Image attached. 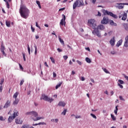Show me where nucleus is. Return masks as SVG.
Returning a JSON list of instances; mask_svg holds the SVG:
<instances>
[{"mask_svg":"<svg viewBox=\"0 0 128 128\" xmlns=\"http://www.w3.org/2000/svg\"><path fill=\"white\" fill-rule=\"evenodd\" d=\"M20 14L24 18H28L30 16V10L25 6L22 5L20 7Z\"/></svg>","mask_w":128,"mask_h":128,"instance_id":"obj_1","label":"nucleus"},{"mask_svg":"<svg viewBox=\"0 0 128 128\" xmlns=\"http://www.w3.org/2000/svg\"><path fill=\"white\" fill-rule=\"evenodd\" d=\"M26 116H31L32 118L34 116V118H32L33 120H34V122H36V120H44V117H37L38 116V112L35 111H32L30 112H27L26 113Z\"/></svg>","mask_w":128,"mask_h":128,"instance_id":"obj_2","label":"nucleus"},{"mask_svg":"<svg viewBox=\"0 0 128 128\" xmlns=\"http://www.w3.org/2000/svg\"><path fill=\"white\" fill-rule=\"evenodd\" d=\"M84 5V3L82 0H76L73 4V9L75 10L76 7L80 8Z\"/></svg>","mask_w":128,"mask_h":128,"instance_id":"obj_3","label":"nucleus"},{"mask_svg":"<svg viewBox=\"0 0 128 128\" xmlns=\"http://www.w3.org/2000/svg\"><path fill=\"white\" fill-rule=\"evenodd\" d=\"M41 100H45L46 102H50V104H52V102H54V100L52 98H50L48 96L42 94L40 97V98Z\"/></svg>","mask_w":128,"mask_h":128,"instance_id":"obj_4","label":"nucleus"},{"mask_svg":"<svg viewBox=\"0 0 128 128\" xmlns=\"http://www.w3.org/2000/svg\"><path fill=\"white\" fill-rule=\"evenodd\" d=\"M102 12L104 14V16H112V18H118V16L116 14H114V13L112 12H110L107 10H102Z\"/></svg>","mask_w":128,"mask_h":128,"instance_id":"obj_5","label":"nucleus"},{"mask_svg":"<svg viewBox=\"0 0 128 128\" xmlns=\"http://www.w3.org/2000/svg\"><path fill=\"white\" fill-rule=\"evenodd\" d=\"M95 20L94 19H91L88 20V26H90L92 28H96V24Z\"/></svg>","mask_w":128,"mask_h":128,"instance_id":"obj_6","label":"nucleus"},{"mask_svg":"<svg viewBox=\"0 0 128 128\" xmlns=\"http://www.w3.org/2000/svg\"><path fill=\"white\" fill-rule=\"evenodd\" d=\"M94 29V30H93L92 32L93 34H96L97 36H98V38H100V32L98 29L96 27H95V28Z\"/></svg>","mask_w":128,"mask_h":128,"instance_id":"obj_7","label":"nucleus"},{"mask_svg":"<svg viewBox=\"0 0 128 128\" xmlns=\"http://www.w3.org/2000/svg\"><path fill=\"white\" fill-rule=\"evenodd\" d=\"M108 17L105 16L101 20V24H108Z\"/></svg>","mask_w":128,"mask_h":128,"instance_id":"obj_8","label":"nucleus"},{"mask_svg":"<svg viewBox=\"0 0 128 128\" xmlns=\"http://www.w3.org/2000/svg\"><path fill=\"white\" fill-rule=\"evenodd\" d=\"M116 6L117 8H118L119 10H122L124 8V6H128V3H120V4H116ZM120 4H122L123 6H122Z\"/></svg>","mask_w":128,"mask_h":128,"instance_id":"obj_9","label":"nucleus"},{"mask_svg":"<svg viewBox=\"0 0 128 128\" xmlns=\"http://www.w3.org/2000/svg\"><path fill=\"white\" fill-rule=\"evenodd\" d=\"M0 52H2V54L4 56H6V52L4 50H6V48H4V44H2L1 47H0Z\"/></svg>","mask_w":128,"mask_h":128,"instance_id":"obj_10","label":"nucleus"},{"mask_svg":"<svg viewBox=\"0 0 128 128\" xmlns=\"http://www.w3.org/2000/svg\"><path fill=\"white\" fill-rule=\"evenodd\" d=\"M62 16L63 18L60 20V24L61 26H66V16L64 14H62Z\"/></svg>","mask_w":128,"mask_h":128,"instance_id":"obj_11","label":"nucleus"},{"mask_svg":"<svg viewBox=\"0 0 128 128\" xmlns=\"http://www.w3.org/2000/svg\"><path fill=\"white\" fill-rule=\"evenodd\" d=\"M110 44L112 46H114V44H116V39L115 37L114 36L110 41Z\"/></svg>","mask_w":128,"mask_h":128,"instance_id":"obj_12","label":"nucleus"},{"mask_svg":"<svg viewBox=\"0 0 128 128\" xmlns=\"http://www.w3.org/2000/svg\"><path fill=\"white\" fill-rule=\"evenodd\" d=\"M10 106V100H7L4 106V108H8V106Z\"/></svg>","mask_w":128,"mask_h":128,"instance_id":"obj_13","label":"nucleus"},{"mask_svg":"<svg viewBox=\"0 0 128 128\" xmlns=\"http://www.w3.org/2000/svg\"><path fill=\"white\" fill-rule=\"evenodd\" d=\"M66 102L62 101H60L58 104V106H62L63 108L66 106Z\"/></svg>","mask_w":128,"mask_h":128,"instance_id":"obj_14","label":"nucleus"},{"mask_svg":"<svg viewBox=\"0 0 128 128\" xmlns=\"http://www.w3.org/2000/svg\"><path fill=\"white\" fill-rule=\"evenodd\" d=\"M16 123L19 124H22V120L20 118H17L16 120Z\"/></svg>","mask_w":128,"mask_h":128,"instance_id":"obj_15","label":"nucleus"},{"mask_svg":"<svg viewBox=\"0 0 128 128\" xmlns=\"http://www.w3.org/2000/svg\"><path fill=\"white\" fill-rule=\"evenodd\" d=\"M96 28H97L98 30H104V25L100 24Z\"/></svg>","mask_w":128,"mask_h":128,"instance_id":"obj_16","label":"nucleus"},{"mask_svg":"<svg viewBox=\"0 0 128 128\" xmlns=\"http://www.w3.org/2000/svg\"><path fill=\"white\" fill-rule=\"evenodd\" d=\"M122 40H120L116 44V46H117V48H118L119 46H122Z\"/></svg>","mask_w":128,"mask_h":128,"instance_id":"obj_17","label":"nucleus"},{"mask_svg":"<svg viewBox=\"0 0 128 128\" xmlns=\"http://www.w3.org/2000/svg\"><path fill=\"white\" fill-rule=\"evenodd\" d=\"M127 18H128V14L126 13V12L124 15H123L122 20H126Z\"/></svg>","mask_w":128,"mask_h":128,"instance_id":"obj_18","label":"nucleus"},{"mask_svg":"<svg viewBox=\"0 0 128 128\" xmlns=\"http://www.w3.org/2000/svg\"><path fill=\"white\" fill-rule=\"evenodd\" d=\"M110 24L111 26H117L116 23H114L112 20H110Z\"/></svg>","mask_w":128,"mask_h":128,"instance_id":"obj_19","label":"nucleus"},{"mask_svg":"<svg viewBox=\"0 0 128 128\" xmlns=\"http://www.w3.org/2000/svg\"><path fill=\"white\" fill-rule=\"evenodd\" d=\"M18 111H16V110H15L14 111L13 116H12L14 117V118H16V116H18Z\"/></svg>","mask_w":128,"mask_h":128,"instance_id":"obj_20","label":"nucleus"},{"mask_svg":"<svg viewBox=\"0 0 128 128\" xmlns=\"http://www.w3.org/2000/svg\"><path fill=\"white\" fill-rule=\"evenodd\" d=\"M125 14H126V12H121L119 14V18H122V16L124 15Z\"/></svg>","mask_w":128,"mask_h":128,"instance_id":"obj_21","label":"nucleus"},{"mask_svg":"<svg viewBox=\"0 0 128 128\" xmlns=\"http://www.w3.org/2000/svg\"><path fill=\"white\" fill-rule=\"evenodd\" d=\"M18 104V99H15L14 100L12 104L14 106H16V104Z\"/></svg>","mask_w":128,"mask_h":128,"instance_id":"obj_22","label":"nucleus"},{"mask_svg":"<svg viewBox=\"0 0 128 128\" xmlns=\"http://www.w3.org/2000/svg\"><path fill=\"white\" fill-rule=\"evenodd\" d=\"M14 118L12 116H10L8 118V122H12V120H14Z\"/></svg>","mask_w":128,"mask_h":128,"instance_id":"obj_23","label":"nucleus"},{"mask_svg":"<svg viewBox=\"0 0 128 128\" xmlns=\"http://www.w3.org/2000/svg\"><path fill=\"white\" fill-rule=\"evenodd\" d=\"M123 26H124V28L125 30H127L128 32V24H124Z\"/></svg>","mask_w":128,"mask_h":128,"instance_id":"obj_24","label":"nucleus"},{"mask_svg":"<svg viewBox=\"0 0 128 128\" xmlns=\"http://www.w3.org/2000/svg\"><path fill=\"white\" fill-rule=\"evenodd\" d=\"M58 40L62 44H64V40L62 39V38H60V36H58Z\"/></svg>","mask_w":128,"mask_h":128,"instance_id":"obj_25","label":"nucleus"},{"mask_svg":"<svg viewBox=\"0 0 128 128\" xmlns=\"http://www.w3.org/2000/svg\"><path fill=\"white\" fill-rule=\"evenodd\" d=\"M18 96V92H16L13 96L14 98L17 99Z\"/></svg>","mask_w":128,"mask_h":128,"instance_id":"obj_26","label":"nucleus"},{"mask_svg":"<svg viewBox=\"0 0 128 128\" xmlns=\"http://www.w3.org/2000/svg\"><path fill=\"white\" fill-rule=\"evenodd\" d=\"M67 112H68V110L64 108L63 112H62L61 114H62L63 116H66V114Z\"/></svg>","mask_w":128,"mask_h":128,"instance_id":"obj_27","label":"nucleus"},{"mask_svg":"<svg viewBox=\"0 0 128 128\" xmlns=\"http://www.w3.org/2000/svg\"><path fill=\"white\" fill-rule=\"evenodd\" d=\"M36 4H38L39 8H42V6H40V1L36 0Z\"/></svg>","mask_w":128,"mask_h":128,"instance_id":"obj_28","label":"nucleus"},{"mask_svg":"<svg viewBox=\"0 0 128 128\" xmlns=\"http://www.w3.org/2000/svg\"><path fill=\"white\" fill-rule=\"evenodd\" d=\"M6 26L8 28H10V21H6Z\"/></svg>","mask_w":128,"mask_h":128,"instance_id":"obj_29","label":"nucleus"},{"mask_svg":"<svg viewBox=\"0 0 128 128\" xmlns=\"http://www.w3.org/2000/svg\"><path fill=\"white\" fill-rule=\"evenodd\" d=\"M62 82H60L58 84H57L56 86V89L58 90V88H60V86H62Z\"/></svg>","mask_w":128,"mask_h":128,"instance_id":"obj_30","label":"nucleus"},{"mask_svg":"<svg viewBox=\"0 0 128 128\" xmlns=\"http://www.w3.org/2000/svg\"><path fill=\"white\" fill-rule=\"evenodd\" d=\"M102 70H104V72H106V74H110V72L108 70H106V68H102Z\"/></svg>","mask_w":128,"mask_h":128,"instance_id":"obj_31","label":"nucleus"},{"mask_svg":"<svg viewBox=\"0 0 128 128\" xmlns=\"http://www.w3.org/2000/svg\"><path fill=\"white\" fill-rule=\"evenodd\" d=\"M86 62H88V64H90V62H92V60L88 58H86Z\"/></svg>","mask_w":128,"mask_h":128,"instance_id":"obj_32","label":"nucleus"},{"mask_svg":"<svg viewBox=\"0 0 128 128\" xmlns=\"http://www.w3.org/2000/svg\"><path fill=\"white\" fill-rule=\"evenodd\" d=\"M118 84H124V82L122 80H118Z\"/></svg>","mask_w":128,"mask_h":128,"instance_id":"obj_33","label":"nucleus"},{"mask_svg":"<svg viewBox=\"0 0 128 128\" xmlns=\"http://www.w3.org/2000/svg\"><path fill=\"white\" fill-rule=\"evenodd\" d=\"M40 124H46V122H40L38 124H34V126H40Z\"/></svg>","mask_w":128,"mask_h":128,"instance_id":"obj_34","label":"nucleus"},{"mask_svg":"<svg viewBox=\"0 0 128 128\" xmlns=\"http://www.w3.org/2000/svg\"><path fill=\"white\" fill-rule=\"evenodd\" d=\"M34 48H35L34 54H38V48L36 47V45H34Z\"/></svg>","mask_w":128,"mask_h":128,"instance_id":"obj_35","label":"nucleus"},{"mask_svg":"<svg viewBox=\"0 0 128 128\" xmlns=\"http://www.w3.org/2000/svg\"><path fill=\"white\" fill-rule=\"evenodd\" d=\"M124 46H125V48L128 47V41L125 40L124 43Z\"/></svg>","mask_w":128,"mask_h":128,"instance_id":"obj_36","label":"nucleus"},{"mask_svg":"<svg viewBox=\"0 0 128 128\" xmlns=\"http://www.w3.org/2000/svg\"><path fill=\"white\" fill-rule=\"evenodd\" d=\"M111 118L112 120H116V116H114L112 114H111Z\"/></svg>","mask_w":128,"mask_h":128,"instance_id":"obj_37","label":"nucleus"},{"mask_svg":"<svg viewBox=\"0 0 128 128\" xmlns=\"http://www.w3.org/2000/svg\"><path fill=\"white\" fill-rule=\"evenodd\" d=\"M90 115L91 116H92V118H93L96 120V115H94V114H90Z\"/></svg>","mask_w":128,"mask_h":128,"instance_id":"obj_38","label":"nucleus"},{"mask_svg":"<svg viewBox=\"0 0 128 128\" xmlns=\"http://www.w3.org/2000/svg\"><path fill=\"white\" fill-rule=\"evenodd\" d=\"M22 56H23V59L24 62H26V54L24 52H22Z\"/></svg>","mask_w":128,"mask_h":128,"instance_id":"obj_39","label":"nucleus"},{"mask_svg":"<svg viewBox=\"0 0 128 128\" xmlns=\"http://www.w3.org/2000/svg\"><path fill=\"white\" fill-rule=\"evenodd\" d=\"M28 50L29 54H30V45L28 44Z\"/></svg>","mask_w":128,"mask_h":128,"instance_id":"obj_40","label":"nucleus"},{"mask_svg":"<svg viewBox=\"0 0 128 128\" xmlns=\"http://www.w3.org/2000/svg\"><path fill=\"white\" fill-rule=\"evenodd\" d=\"M4 78H2L0 82V86H2V84H4Z\"/></svg>","mask_w":128,"mask_h":128,"instance_id":"obj_41","label":"nucleus"},{"mask_svg":"<svg viewBox=\"0 0 128 128\" xmlns=\"http://www.w3.org/2000/svg\"><path fill=\"white\" fill-rule=\"evenodd\" d=\"M24 79H22L21 80H20V86H22L24 84Z\"/></svg>","mask_w":128,"mask_h":128,"instance_id":"obj_42","label":"nucleus"},{"mask_svg":"<svg viewBox=\"0 0 128 128\" xmlns=\"http://www.w3.org/2000/svg\"><path fill=\"white\" fill-rule=\"evenodd\" d=\"M50 60L51 62H52V64H54L55 63L54 59V58L50 57Z\"/></svg>","mask_w":128,"mask_h":128,"instance_id":"obj_43","label":"nucleus"},{"mask_svg":"<svg viewBox=\"0 0 128 128\" xmlns=\"http://www.w3.org/2000/svg\"><path fill=\"white\" fill-rule=\"evenodd\" d=\"M118 86H120V88H124V86L120 84V83H118Z\"/></svg>","mask_w":128,"mask_h":128,"instance_id":"obj_44","label":"nucleus"},{"mask_svg":"<svg viewBox=\"0 0 128 128\" xmlns=\"http://www.w3.org/2000/svg\"><path fill=\"white\" fill-rule=\"evenodd\" d=\"M63 58L64 60H66V59L68 58V56H63Z\"/></svg>","mask_w":128,"mask_h":128,"instance_id":"obj_45","label":"nucleus"},{"mask_svg":"<svg viewBox=\"0 0 128 128\" xmlns=\"http://www.w3.org/2000/svg\"><path fill=\"white\" fill-rule=\"evenodd\" d=\"M36 26L37 28H40V26H38V22H36Z\"/></svg>","mask_w":128,"mask_h":128,"instance_id":"obj_46","label":"nucleus"},{"mask_svg":"<svg viewBox=\"0 0 128 128\" xmlns=\"http://www.w3.org/2000/svg\"><path fill=\"white\" fill-rule=\"evenodd\" d=\"M22 128H30L27 125L24 124L22 126Z\"/></svg>","mask_w":128,"mask_h":128,"instance_id":"obj_47","label":"nucleus"},{"mask_svg":"<svg viewBox=\"0 0 128 128\" xmlns=\"http://www.w3.org/2000/svg\"><path fill=\"white\" fill-rule=\"evenodd\" d=\"M19 66L20 68V70H24V68H22V64H19Z\"/></svg>","mask_w":128,"mask_h":128,"instance_id":"obj_48","label":"nucleus"},{"mask_svg":"<svg viewBox=\"0 0 128 128\" xmlns=\"http://www.w3.org/2000/svg\"><path fill=\"white\" fill-rule=\"evenodd\" d=\"M31 30L32 32H34V28L32 27V26H31Z\"/></svg>","mask_w":128,"mask_h":128,"instance_id":"obj_49","label":"nucleus"},{"mask_svg":"<svg viewBox=\"0 0 128 128\" xmlns=\"http://www.w3.org/2000/svg\"><path fill=\"white\" fill-rule=\"evenodd\" d=\"M6 8H10V4H8V2H6Z\"/></svg>","mask_w":128,"mask_h":128,"instance_id":"obj_50","label":"nucleus"},{"mask_svg":"<svg viewBox=\"0 0 128 128\" xmlns=\"http://www.w3.org/2000/svg\"><path fill=\"white\" fill-rule=\"evenodd\" d=\"M57 50H58V52H62V50H61V49L60 48H58L57 49Z\"/></svg>","mask_w":128,"mask_h":128,"instance_id":"obj_51","label":"nucleus"},{"mask_svg":"<svg viewBox=\"0 0 128 128\" xmlns=\"http://www.w3.org/2000/svg\"><path fill=\"white\" fill-rule=\"evenodd\" d=\"M76 62H78V64H79L80 66H82V62H80V61L77 60Z\"/></svg>","mask_w":128,"mask_h":128,"instance_id":"obj_52","label":"nucleus"},{"mask_svg":"<svg viewBox=\"0 0 128 128\" xmlns=\"http://www.w3.org/2000/svg\"><path fill=\"white\" fill-rule=\"evenodd\" d=\"M119 98H120V100H124V102L125 100L122 96H120Z\"/></svg>","mask_w":128,"mask_h":128,"instance_id":"obj_53","label":"nucleus"},{"mask_svg":"<svg viewBox=\"0 0 128 128\" xmlns=\"http://www.w3.org/2000/svg\"><path fill=\"white\" fill-rule=\"evenodd\" d=\"M53 78H56V74L54 72H53Z\"/></svg>","mask_w":128,"mask_h":128,"instance_id":"obj_54","label":"nucleus"},{"mask_svg":"<svg viewBox=\"0 0 128 128\" xmlns=\"http://www.w3.org/2000/svg\"><path fill=\"white\" fill-rule=\"evenodd\" d=\"M110 54H116V51H114V50L111 51Z\"/></svg>","mask_w":128,"mask_h":128,"instance_id":"obj_55","label":"nucleus"},{"mask_svg":"<svg viewBox=\"0 0 128 128\" xmlns=\"http://www.w3.org/2000/svg\"><path fill=\"white\" fill-rule=\"evenodd\" d=\"M124 78H125L126 80H128V76H126V74H124Z\"/></svg>","mask_w":128,"mask_h":128,"instance_id":"obj_56","label":"nucleus"},{"mask_svg":"<svg viewBox=\"0 0 128 128\" xmlns=\"http://www.w3.org/2000/svg\"><path fill=\"white\" fill-rule=\"evenodd\" d=\"M85 80H86V78H84V77L82 76V77L81 78V80H82V82L84 81Z\"/></svg>","mask_w":128,"mask_h":128,"instance_id":"obj_57","label":"nucleus"},{"mask_svg":"<svg viewBox=\"0 0 128 128\" xmlns=\"http://www.w3.org/2000/svg\"><path fill=\"white\" fill-rule=\"evenodd\" d=\"M66 46L67 48H70V50H72V48L70 46V45L67 44Z\"/></svg>","mask_w":128,"mask_h":128,"instance_id":"obj_58","label":"nucleus"},{"mask_svg":"<svg viewBox=\"0 0 128 128\" xmlns=\"http://www.w3.org/2000/svg\"><path fill=\"white\" fill-rule=\"evenodd\" d=\"M54 122H56V124H57V122H58V118L55 119L54 120Z\"/></svg>","mask_w":128,"mask_h":128,"instance_id":"obj_59","label":"nucleus"},{"mask_svg":"<svg viewBox=\"0 0 128 128\" xmlns=\"http://www.w3.org/2000/svg\"><path fill=\"white\" fill-rule=\"evenodd\" d=\"M125 41L128 42V35L125 38Z\"/></svg>","mask_w":128,"mask_h":128,"instance_id":"obj_60","label":"nucleus"},{"mask_svg":"<svg viewBox=\"0 0 128 128\" xmlns=\"http://www.w3.org/2000/svg\"><path fill=\"white\" fill-rule=\"evenodd\" d=\"M2 92V86H0V92Z\"/></svg>","mask_w":128,"mask_h":128,"instance_id":"obj_61","label":"nucleus"},{"mask_svg":"<svg viewBox=\"0 0 128 128\" xmlns=\"http://www.w3.org/2000/svg\"><path fill=\"white\" fill-rule=\"evenodd\" d=\"M44 66L47 68H48V63H46V62H44Z\"/></svg>","mask_w":128,"mask_h":128,"instance_id":"obj_62","label":"nucleus"},{"mask_svg":"<svg viewBox=\"0 0 128 128\" xmlns=\"http://www.w3.org/2000/svg\"><path fill=\"white\" fill-rule=\"evenodd\" d=\"M90 81L93 82V84H94V80L92 78H90Z\"/></svg>","mask_w":128,"mask_h":128,"instance_id":"obj_63","label":"nucleus"},{"mask_svg":"<svg viewBox=\"0 0 128 128\" xmlns=\"http://www.w3.org/2000/svg\"><path fill=\"white\" fill-rule=\"evenodd\" d=\"M76 118H80V116H76Z\"/></svg>","mask_w":128,"mask_h":128,"instance_id":"obj_64","label":"nucleus"}]
</instances>
